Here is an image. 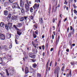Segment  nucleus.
Listing matches in <instances>:
<instances>
[{"mask_svg": "<svg viewBox=\"0 0 77 77\" xmlns=\"http://www.w3.org/2000/svg\"><path fill=\"white\" fill-rule=\"evenodd\" d=\"M2 31H0V36H1L2 35Z\"/></svg>", "mask_w": 77, "mask_h": 77, "instance_id": "obj_48", "label": "nucleus"}, {"mask_svg": "<svg viewBox=\"0 0 77 77\" xmlns=\"http://www.w3.org/2000/svg\"><path fill=\"white\" fill-rule=\"evenodd\" d=\"M45 48V47L44 46V45H43L42 46V50H44V48Z\"/></svg>", "mask_w": 77, "mask_h": 77, "instance_id": "obj_43", "label": "nucleus"}, {"mask_svg": "<svg viewBox=\"0 0 77 77\" xmlns=\"http://www.w3.org/2000/svg\"><path fill=\"white\" fill-rule=\"evenodd\" d=\"M15 42L16 43V44H18V43H17V40L16 39H15Z\"/></svg>", "mask_w": 77, "mask_h": 77, "instance_id": "obj_45", "label": "nucleus"}, {"mask_svg": "<svg viewBox=\"0 0 77 77\" xmlns=\"http://www.w3.org/2000/svg\"><path fill=\"white\" fill-rule=\"evenodd\" d=\"M11 15H12L11 14V13H10L9 15H8L7 17V19H8V20L11 19Z\"/></svg>", "mask_w": 77, "mask_h": 77, "instance_id": "obj_20", "label": "nucleus"}, {"mask_svg": "<svg viewBox=\"0 0 77 77\" xmlns=\"http://www.w3.org/2000/svg\"><path fill=\"white\" fill-rule=\"evenodd\" d=\"M60 7V4H58V5L57 7V8H59Z\"/></svg>", "mask_w": 77, "mask_h": 77, "instance_id": "obj_59", "label": "nucleus"}, {"mask_svg": "<svg viewBox=\"0 0 77 77\" xmlns=\"http://www.w3.org/2000/svg\"><path fill=\"white\" fill-rule=\"evenodd\" d=\"M29 56L30 58H34L36 57L35 55H32L31 53H29Z\"/></svg>", "mask_w": 77, "mask_h": 77, "instance_id": "obj_6", "label": "nucleus"}, {"mask_svg": "<svg viewBox=\"0 0 77 77\" xmlns=\"http://www.w3.org/2000/svg\"><path fill=\"white\" fill-rule=\"evenodd\" d=\"M5 0H2V3H4L5 2Z\"/></svg>", "mask_w": 77, "mask_h": 77, "instance_id": "obj_55", "label": "nucleus"}, {"mask_svg": "<svg viewBox=\"0 0 77 77\" xmlns=\"http://www.w3.org/2000/svg\"><path fill=\"white\" fill-rule=\"evenodd\" d=\"M73 6L74 7V9H76V8H77V6H75V4H73Z\"/></svg>", "mask_w": 77, "mask_h": 77, "instance_id": "obj_31", "label": "nucleus"}, {"mask_svg": "<svg viewBox=\"0 0 77 77\" xmlns=\"http://www.w3.org/2000/svg\"><path fill=\"white\" fill-rule=\"evenodd\" d=\"M14 28H15V29H16V30H17V26H16V25H15L14 26Z\"/></svg>", "mask_w": 77, "mask_h": 77, "instance_id": "obj_37", "label": "nucleus"}, {"mask_svg": "<svg viewBox=\"0 0 77 77\" xmlns=\"http://www.w3.org/2000/svg\"><path fill=\"white\" fill-rule=\"evenodd\" d=\"M3 46H0V49H1V50L3 49Z\"/></svg>", "mask_w": 77, "mask_h": 77, "instance_id": "obj_41", "label": "nucleus"}, {"mask_svg": "<svg viewBox=\"0 0 77 77\" xmlns=\"http://www.w3.org/2000/svg\"><path fill=\"white\" fill-rule=\"evenodd\" d=\"M52 63V61H51V63H50V66H51V64Z\"/></svg>", "mask_w": 77, "mask_h": 77, "instance_id": "obj_54", "label": "nucleus"}, {"mask_svg": "<svg viewBox=\"0 0 77 77\" xmlns=\"http://www.w3.org/2000/svg\"><path fill=\"white\" fill-rule=\"evenodd\" d=\"M2 62H3V58H0V64L2 63Z\"/></svg>", "mask_w": 77, "mask_h": 77, "instance_id": "obj_27", "label": "nucleus"}, {"mask_svg": "<svg viewBox=\"0 0 77 77\" xmlns=\"http://www.w3.org/2000/svg\"><path fill=\"white\" fill-rule=\"evenodd\" d=\"M5 29H7V30H8L9 29V26H8V25L7 24H5Z\"/></svg>", "mask_w": 77, "mask_h": 77, "instance_id": "obj_25", "label": "nucleus"}, {"mask_svg": "<svg viewBox=\"0 0 77 77\" xmlns=\"http://www.w3.org/2000/svg\"><path fill=\"white\" fill-rule=\"evenodd\" d=\"M73 30V32L72 34H74V29H73V28H72V26H70V30Z\"/></svg>", "mask_w": 77, "mask_h": 77, "instance_id": "obj_23", "label": "nucleus"}, {"mask_svg": "<svg viewBox=\"0 0 77 77\" xmlns=\"http://www.w3.org/2000/svg\"><path fill=\"white\" fill-rule=\"evenodd\" d=\"M55 21V19H54V18L52 20L53 23H54Z\"/></svg>", "mask_w": 77, "mask_h": 77, "instance_id": "obj_44", "label": "nucleus"}, {"mask_svg": "<svg viewBox=\"0 0 77 77\" xmlns=\"http://www.w3.org/2000/svg\"><path fill=\"white\" fill-rule=\"evenodd\" d=\"M4 15H5V16H7V15H8V11L7 10L5 11L4 12Z\"/></svg>", "mask_w": 77, "mask_h": 77, "instance_id": "obj_13", "label": "nucleus"}, {"mask_svg": "<svg viewBox=\"0 0 77 77\" xmlns=\"http://www.w3.org/2000/svg\"><path fill=\"white\" fill-rule=\"evenodd\" d=\"M67 17H66L65 19L64 20V22H65V21H66L67 20Z\"/></svg>", "mask_w": 77, "mask_h": 77, "instance_id": "obj_49", "label": "nucleus"}, {"mask_svg": "<svg viewBox=\"0 0 77 77\" xmlns=\"http://www.w3.org/2000/svg\"><path fill=\"white\" fill-rule=\"evenodd\" d=\"M42 38H44V37H45V36H44V35H43L42 36Z\"/></svg>", "mask_w": 77, "mask_h": 77, "instance_id": "obj_57", "label": "nucleus"}, {"mask_svg": "<svg viewBox=\"0 0 77 77\" xmlns=\"http://www.w3.org/2000/svg\"><path fill=\"white\" fill-rule=\"evenodd\" d=\"M74 13H75V14H77V11H76V10H74Z\"/></svg>", "mask_w": 77, "mask_h": 77, "instance_id": "obj_40", "label": "nucleus"}, {"mask_svg": "<svg viewBox=\"0 0 77 77\" xmlns=\"http://www.w3.org/2000/svg\"><path fill=\"white\" fill-rule=\"evenodd\" d=\"M64 4H65V5H67L68 4V2H66V1H65L64 2Z\"/></svg>", "mask_w": 77, "mask_h": 77, "instance_id": "obj_50", "label": "nucleus"}, {"mask_svg": "<svg viewBox=\"0 0 77 77\" xmlns=\"http://www.w3.org/2000/svg\"><path fill=\"white\" fill-rule=\"evenodd\" d=\"M34 27H35L36 29H37V25H34Z\"/></svg>", "mask_w": 77, "mask_h": 77, "instance_id": "obj_38", "label": "nucleus"}, {"mask_svg": "<svg viewBox=\"0 0 77 77\" xmlns=\"http://www.w3.org/2000/svg\"><path fill=\"white\" fill-rule=\"evenodd\" d=\"M56 10H57V7H56L54 9V6L52 7V12H56Z\"/></svg>", "mask_w": 77, "mask_h": 77, "instance_id": "obj_9", "label": "nucleus"}, {"mask_svg": "<svg viewBox=\"0 0 77 77\" xmlns=\"http://www.w3.org/2000/svg\"><path fill=\"white\" fill-rule=\"evenodd\" d=\"M49 62H50V60H48V61L47 62V63L46 64V67L47 68H48V63Z\"/></svg>", "mask_w": 77, "mask_h": 77, "instance_id": "obj_32", "label": "nucleus"}, {"mask_svg": "<svg viewBox=\"0 0 77 77\" xmlns=\"http://www.w3.org/2000/svg\"><path fill=\"white\" fill-rule=\"evenodd\" d=\"M39 5L37 4H35L33 6V8L34 9H36L37 8H39Z\"/></svg>", "mask_w": 77, "mask_h": 77, "instance_id": "obj_11", "label": "nucleus"}, {"mask_svg": "<svg viewBox=\"0 0 77 77\" xmlns=\"http://www.w3.org/2000/svg\"><path fill=\"white\" fill-rule=\"evenodd\" d=\"M0 39L1 40H5V37L4 35L2 34L0 36Z\"/></svg>", "mask_w": 77, "mask_h": 77, "instance_id": "obj_10", "label": "nucleus"}, {"mask_svg": "<svg viewBox=\"0 0 77 77\" xmlns=\"http://www.w3.org/2000/svg\"><path fill=\"white\" fill-rule=\"evenodd\" d=\"M7 35H8V36H10V37H9V38H11V35H10L9 34H8Z\"/></svg>", "mask_w": 77, "mask_h": 77, "instance_id": "obj_53", "label": "nucleus"}, {"mask_svg": "<svg viewBox=\"0 0 77 77\" xmlns=\"http://www.w3.org/2000/svg\"><path fill=\"white\" fill-rule=\"evenodd\" d=\"M35 33H36V35H38V30H37L35 32Z\"/></svg>", "mask_w": 77, "mask_h": 77, "instance_id": "obj_36", "label": "nucleus"}, {"mask_svg": "<svg viewBox=\"0 0 77 77\" xmlns=\"http://www.w3.org/2000/svg\"><path fill=\"white\" fill-rule=\"evenodd\" d=\"M69 49H67L66 50V51H67V52H69Z\"/></svg>", "mask_w": 77, "mask_h": 77, "instance_id": "obj_61", "label": "nucleus"}, {"mask_svg": "<svg viewBox=\"0 0 77 77\" xmlns=\"http://www.w3.org/2000/svg\"><path fill=\"white\" fill-rule=\"evenodd\" d=\"M33 53H35V54H36L37 53V49L36 48H35L33 49Z\"/></svg>", "mask_w": 77, "mask_h": 77, "instance_id": "obj_21", "label": "nucleus"}, {"mask_svg": "<svg viewBox=\"0 0 77 77\" xmlns=\"http://www.w3.org/2000/svg\"><path fill=\"white\" fill-rule=\"evenodd\" d=\"M11 19L12 20H15V21H17V16H13L11 17Z\"/></svg>", "mask_w": 77, "mask_h": 77, "instance_id": "obj_7", "label": "nucleus"}, {"mask_svg": "<svg viewBox=\"0 0 77 77\" xmlns=\"http://www.w3.org/2000/svg\"><path fill=\"white\" fill-rule=\"evenodd\" d=\"M37 66V65L36 64V63H35L32 65V66L33 68H36V66Z\"/></svg>", "mask_w": 77, "mask_h": 77, "instance_id": "obj_29", "label": "nucleus"}, {"mask_svg": "<svg viewBox=\"0 0 77 77\" xmlns=\"http://www.w3.org/2000/svg\"><path fill=\"white\" fill-rule=\"evenodd\" d=\"M59 72H60V68H59V67L57 66L56 68H55L54 69V74H57L58 75Z\"/></svg>", "mask_w": 77, "mask_h": 77, "instance_id": "obj_3", "label": "nucleus"}, {"mask_svg": "<svg viewBox=\"0 0 77 77\" xmlns=\"http://www.w3.org/2000/svg\"><path fill=\"white\" fill-rule=\"evenodd\" d=\"M5 25V23L3 22H1L0 23V27H3Z\"/></svg>", "mask_w": 77, "mask_h": 77, "instance_id": "obj_22", "label": "nucleus"}, {"mask_svg": "<svg viewBox=\"0 0 77 77\" xmlns=\"http://www.w3.org/2000/svg\"><path fill=\"white\" fill-rule=\"evenodd\" d=\"M12 8L13 9L17 8L18 9H21V11L22 13H24V10L23 7L20 8L19 6L18 5V4L17 3H15L13 4Z\"/></svg>", "mask_w": 77, "mask_h": 77, "instance_id": "obj_1", "label": "nucleus"}, {"mask_svg": "<svg viewBox=\"0 0 77 77\" xmlns=\"http://www.w3.org/2000/svg\"><path fill=\"white\" fill-rule=\"evenodd\" d=\"M52 39H54V35H52Z\"/></svg>", "mask_w": 77, "mask_h": 77, "instance_id": "obj_47", "label": "nucleus"}, {"mask_svg": "<svg viewBox=\"0 0 77 77\" xmlns=\"http://www.w3.org/2000/svg\"><path fill=\"white\" fill-rule=\"evenodd\" d=\"M37 76L38 77H41V74H40L39 73H38L37 74Z\"/></svg>", "mask_w": 77, "mask_h": 77, "instance_id": "obj_39", "label": "nucleus"}, {"mask_svg": "<svg viewBox=\"0 0 77 77\" xmlns=\"http://www.w3.org/2000/svg\"><path fill=\"white\" fill-rule=\"evenodd\" d=\"M6 57H4V58H3V59L4 60H6Z\"/></svg>", "mask_w": 77, "mask_h": 77, "instance_id": "obj_60", "label": "nucleus"}, {"mask_svg": "<svg viewBox=\"0 0 77 77\" xmlns=\"http://www.w3.org/2000/svg\"><path fill=\"white\" fill-rule=\"evenodd\" d=\"M27 18V17H23L20 19V21H24V20H26Z\"/></svg>", "mask_w": 77, "mask_h": 77, "instance_id": "obj_5", "label": "nucleus"}, {"mask_svg": "<svg viewBox=\"0 0 77 77\" xmlns=\"http://www.w3.org/2000/svg\"><path fill=\"white\" fill-rule=\"evenodd\" d=\"M8 28H9L10 29H12V23H8Z\"/></svg>", "mask_w": 77, "mask_h": 77, "instance_id": "obj_4", "label": "nucleus"}, {"mask_svg": "<svg viewBox=\"0 0 77 77\" xmlns=\"http://www.w3.org/2000/svg\"><path fill=\"white\" fill-rule=\"evenodd\" d=\"M3 49H4L5 51H8V47L6 45H4L3 46Z\"/></svg>", "mask_w": 77, "mask_h": 77, "instance_id": "obj_14", "label": "nucleus"}, {"mask_svg": "<svg viewBox=\"0 0 77 77\" xmlns=\"http://www.w3.org/2000/svg\"><path fill=\"white\" fill-rule=\"evenodd\" d=\"M9 1L11 3H12L14 2V0H9Z\"/></svg>", "mask_w": 77, "mask_h": 77, "instance_id": "obj_33", "label": "nucleus"}, {"mask_svg": "<svg viewBox=\"0 0 77 77\" xmlns=\"http://www.w3.org/2000/svg\"><path fill=\"white\" fill-rule=\"evenodd\" d=\"M51 11V7H50L48 9V15H50V11Z\"/></svg>", "mask_w": 77, "mask_h": 77, "instance_id": "obj_18", "label": "nucleus"}, {"mask_svg": "<svg viewBox=\"0 0 77 77\" xmlns=\"http://www.w3.org/2000/svg\"><path fill=\"white\" fill-rule=\"evenodd\" d=\"M66 5H64L63 6V8L64 9H65V8H66Z\"/></svg>", "mask_w": 77, "mask_h": 77, "instance_id": "obj_64", "label": "nucleus"}, {"mask_svg": "<svg viewBox=\"0 0 77 77\" xmlns=\"http://www.w3.org/2000/svg\"><path fill=\"white\" fill-rule=\"evenodd\" d=\"M22 26L23 24L21 23H18L17 25V26L18 27H22Z\"/></svg>", "mask_w": 77, "mask_h": 77, "instance_id": "obj_16", "label": "nucleus"}, {"mask_svg": "<svg viewBox=\"0 0 77 77\" xmlns=\"http://www.w3.org/2000/svg\"><path fill=\"white\" fill-rule=\"evenodd\" d=\"M39 22L41 24H42L43 23V20H42V18H40Z\"/></svg>", "mask_w": 77, "mask_h": 77, "instance_id": "obj_19", "label": "nucleus"}, {"mask_svg": "<svg viewBox=\"0 0 77 77\" xmlns=\"http://www.w3.org/2000/svg\"><path fill=\"white\" fill-rule=\"evenodd\" d=\"M69 3H70V2H72V0H69Z\"/></svg>", "mask_w": 77, "mask_h": 77, "instance_id": "obj_62", "label": "nucleus"}, {"mask_svg": "<svg viewBox=\"0 0 77 77\" xmlns=\"http://www.w3.org/2000/svg\"><path fill=\"white\" fill-rule=\"evenodd\" d=\"M30 11L31 12H33V8L31 7L30 8Z\"/></svg>", "mask_w": 77, "mask_h": 77, "instance_id": "obj_26", "label": "nucleus"}, {"mask_svg": "<svg viewBox=\"0 0 77 77\" xmlns=\"http://www.w3.org/2000/svg\"><path fill=\"white\" fill-rule=\"evenodd\" d=\"M53 34L55 36H56V32H53Z\"/></svg>", "mask_w": 77, "mask_h": 77, "instance_id": "obj_52", "label": "nucleus"}, {"mask_svg": "<svg viewBox=\"0 0 77 77\" xmlns=\"http://www.w3.org/2000/svg\"><path fill=\"white\" fill-rule=\"evenodd\" d=\"M71 36H72V32L71 31L69 32V37H71Z\"/></svg>", "mask_w": 77, "mask_h": 77, "instance_id": "obj_28", "label": "nucleus"}, {"mask_svg": "<svg viewBox=\"0 0 77 77\" xmlns=\"http://www.w3.org/2000/svg\"><path fill=\"white\" fill-rule=\"evenodd\" d=\"M71 64L72 65H73L74 64V63L73 62H71Z\"/></svg>", "mask_w": 77, "mask_h": 77, "instance_id": "obj_46", "label": "nucleus"}, {"mask_svg": "<svg viewBox=\"0 0 77 77\" xmlns=\"http://www.w3.org/2000/svg\"><path fill=\"white\" fill-rule=\"evenodd\" d=\"M30 18L31 19V20H33V16H31L30 17Z\"/></svg>", "mask_w": 77, "mask_h": 77, "instance_id": "obj_51", "label": "nucleus"}, {"mask_svg": "<svg viewBox=\"0 0 77 77\" xmlns=\"http://www.w3.org/2000/svg\"><path fill=\"white\" fill-rule=\"evenodd\" d=\"M16 30H17V33L18 35L19 36H20V35H21V33L20 32H21V30H20V29L18 28Z\"/></svg>", "mask_w": 77, "mask_h": 77, "instance_id": "obj_8", "label": "nucleus"}, {"mask_svg": "<svg viewBox=\"0 0 77 77\" xmlns=\"http://www.w3.org/2000/svg\"><path fill=\"white\" fill-rule=\"evenodd\" d=\"M20 7H23L24 6V1L20 2Z\"/></svg>", "mask_w": 77, "mask_h": 77, "instance_id": "obj_17", "label": "nucleus"}, {"mask_svg": "<svg viewBox=\"0 0 77 77\" xmlns=\"http://www.w3.org/2000/svg\"><path fill=\"white\" fill-rule=\"evenodd\" d=\"M32 60V61L33 62H35V61H36V60H33V59H31Z\"/></svg>", "mask_w": 77, "mask_h": 77, "instance_id": "obj_42", "label": "nucleus"}, {"mask_svg": "<svg viewBox=\"0 0 77 77\" xmlns=\"http://www.w3.org/2000/svg\"><path fill=\"white\" fill-rule=\"evenodd\" d=\"M5 71L6 72V75L8 77L9 75V72H8V70L7 69H6Z\"/></svg>", "mask_w": 77, "mask_h": 77, "instance_id": "obj_24", "label": "nucleus"}, {"mask_svg": "<svg viewBox=\"0 0 77 77\" xmlns=\"http://www.w3.org/2000/svg\"><path fill=\"white\" fill-rule=\"evenodd\" d=\"M14 70H11L10 71V74L11 75H13L14 74Z\"/></svg>", "mask_w": 77, "mask_h": 77, "instance_id": "obj_12", "label": "nucleus"}, {"mask_svg": "<svg viewBox=\"0 0 77 77\" xmlns=\"http://www.w3.org/2000/svg\"><path fill=\"white\" fill-rule=\"evenodd\" d=\"M25 74H27L29 72V68L27 67H26L25 70Z\"/></svg>", "mask_w": 77, "mask_h": 77, "instance_id": "obj_15", "label": "nucleus"}, {"mask_svg": "<svg viewBox=\"0 0 77 77\" xmlns=\"http://www.w3.org/2000/svg\"><path fill=\"white\" fill-rule=\"evenodd\" d=\"M53 48H51L50 50L51 51H53Z\"/></svg>", "mask_w": 77, "mask_h": 77, "instance_id": "obj_58", "label": "nucleus"}, {"mask_svg": "<svg viewBox=\"0 0 77 77\" xmlns=\"http://www.w3.org/2000/svg\"><path fill=\"white\" fill-rule=\"evenodd\" d=\"M16 38L17 39H18V36H16Z\"/></svg>", "mask_w": 77, "mask_h": 77, "instance_id": "obj_56", "label": "nucleus"}, {"mask_svg": "<svg viewBox=\"0 0 77 77\" xmlns=\"http://www.w3.org/2000/svg\"><path fill=\"white\" fill-rule=\"evenodd\" d=\"M32 3L30 1L29 2V0H26V3L25 5V8L26 9V12H27L29 11V9L30 8V6L31 4Z\"/></svg>", "mask_w": 77, "mask_h": 77, "instance_id": "obj_2", "label": "nucleus"}, {"mask_svg": "<svg viewBox=\"0 0 77 77\" xmlns=\"http://www.w3.org/2000/svg\"><path fill=\"white\" fill-rule=\"evenodd\" d=\"M6 9L8 11H10L11 10V8L10 7H8L6 8Z\"/></svg>", "mask_w": 77, "mask_h": 77, "instance_id": "obj_35", "label": "nucleus"}, {"mask_svg": "<svg viewBox=\"0 0 77 77\" xmlns=\"http://www.w3.org/2000/svg\"><path fill=\"white\" fill-rule=\"evenodd\" d=\"M32 34L34 38H36V34H34V33H33V32Z\"/></svg>", "mask_w": 77, "mask_h": 77, "instance_id": "obj_30", "label": "nucleus"}, {"mask_svg": "<svg viewBox=\"0 0 77 77\" xmlns=\"http://www.w3.org/2000/svg\"><path fill=\"white\" fill-rule=\"evenodd\" d=\"M77 18V17L76 16H75L74 17V19L75 20V19H76Z\"/></svg>", "mask_w": 77, "mask_h": 77, "instance_id": "obj_63", "label": "nucleus"}, {"mask_svg": "<svg viewBox=\"0 0 77 77\" xmlns=\"http://www.w3.org/2000/svg\"><path fill=\"white\" fill-rule=\"evenodd\" d=\"M69 75L70 77H71V70L70 71Z\"/></svg>", "mask_w": 77, "mask_h": 77, "instance_id": "obj_34", "label": "nucleus"}]
</instances>
